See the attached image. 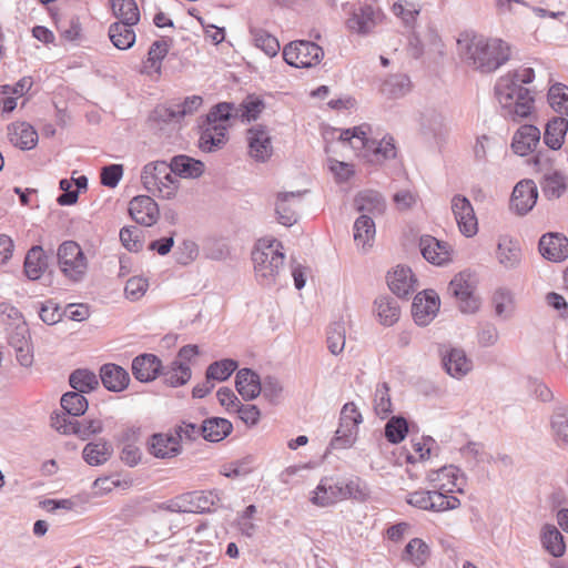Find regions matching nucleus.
<instances>
[{"label": "nucleus", "instance_id": "obj_1", "mask_svg": "<svg viewBox=\"0 0 568 568\" xmlns=\"http://www.w3.org/2000/svg\"><path fill=\"white\" fill-rule=\"evenodd\" d=\"M462 60L480 73H493L506 64L511 55L510 45L499 38L464 32L457 39Z\"/></svg>", "mask_w": 568, "mask_h": 568}, {"label": "nucleus", "instance_id": "obj_2", "mask_svg": "<svg viewBox=\"0 0 568 568\" xmlns=\"http://www.w3.org/2000/svg\"><path fill=\"white\" fill-rule=\"evenodd\" d=\"M369 126L362 124L353 129L338 131V140L348 143L357 156L371 164H382L396 156V148L392 136L381 140L368 138Z\"/></svg>", "mask_w": 568, "mask_h": 568}, {"label": "nucleus", "instance_id": "obj_3", "mask_svg": "<svg viewBox=\"0 0 568 568\" xmlns=\"http://www.w3.org/2000/svg\"><path fill=\"white\" fill-rule=\"evenodd\" d=\"M285 254L283 245L273 237L257 240L252 251V262L256 282L264 287L277 283L283 270Z\"/></svg>", "mask_w": 568, "mask_h": 568}, {"label": "nucleus", "instance_id": "obj_4", "mask_svg": "<svg viewBox=\"0 0 568 568\" xmlns=\"http://www.w3.org/2000/svg\"><path fill=\"white\" fill-rule=\"evenodd\" d=\"M233 103H219L206 116V123L200 135V148L205 152L221 149L227 141V121L232 119Z\"/></svg>", "mask_w": 568, "mask_h": 568}, {"label": "nucleus", "instance_id": "obj_5", "mask_svg": "<svg viewBox=\"0 0 568 568\" xmlns=\"http://www.w3.org/2000/svg\"><path fill=\"white\" fill-rule=\"evenodd\" d=\"M143 186L162 199H174L180 189V181L175 178L171 163L154 161L144 165L141 173Z\"/></svg>", "mask_w": 568, "mask_h": 568}, {"label": "nucleus", "instance_id": "obj_6", "mask_svg": "<svg viewBox=\"0 0 568 568\" xmlns=\"http://www.w3.org/2000/svg\"><path fill=\"white\" fill-rule=\"evenodd\" d=\"M222 500L219 490L190 491L175 496L156 505L159 510L170 513H209L212 511Z\"/></svg>", "mask_w": 568, "mask_h": 568}, {"label": "nucleus", "instance_id": "obj_7", "mask_svg": "<svg viewBox=\"0 0 568 568\" xmlns=\"http://www.w3.org/2000/svg\"><path fill=\"white\" fill-rule=\"evenodd\" d=\"M58 264L62 274L74 283L82 281L88 272V258L74 241H65L59 246Z\"/></svg>", "mask_w": 568, "mask_h": 568}, {"label": "nucleus", "instance_id": "obj_8", "mask_svg": "<svg viewBox=\"0 0 568 568\" xmlns=\"http://www.w3.org/2000/svg\"><path fill=\"white\" fill-rule=\"evenodd\" d=\"M406 501L415 508L434 513L454 510L460 506L455 495H445L435 489L412 491L407 494Z\"/></svg>", "mask_w": 568, "mask_h": 568}, {"label": "nucleus", "instance_id": "obj_9", "mask_svg": "<svg viewBox=\"0 0 568 568\" xmlns=\"http://www.w3.org/2000/svg\"><path fill=\"white\" fill-rule=\"evenodd\" d=\"M323 57V49L315 42L306 40L292 41L283 48V59L294 68L315 67Z\"/></svg>", "mask_w": 568, "mask_h": 568}, {"label": "nucleus", "instance_id": "obj_10", "mask_svg": "<svg viewBox=\"0 0 568 568\" xmlns=\"http://www.w3.org/2000/svg\"><path fill=\"white\" fill-rule=\"evenodd\" d=\"M476 286L477 277L470 271L459 272L449 283V293L458 300L465 313H475L479 308V300L474 294Z\"/></svg>", "mask_w": 568, "mask_h": 568}, {"label": "nucleus", "instance_id": "obj_11", "mask_svg": "<svg viewBox=\"0 0 568 568\" xmlns=\"http://www.w3.org/2000/svg\"><path fill=\"white\" fill-rule=\"evenodd\" d=\"M439 356L445 373L456 381H462L474 369L471 357L460 346L442 345Z\"/></svg>", "mask_w": 568, "mask_h": 568}, {"label": "nucleus", "instance_id": "obj_12", "mask_svg": "<svg viewBox=\"0 0 568 568\" xmlns=\"http://www.w3.org/2000/svg\"><path fill=\"white\" fill-rule=\"evenodd\" d=\"M427 480L433 489L444 493L445 495H454L455 493L462 494L466 485L463 473L454 465L428 471Z\"/></svg>", "mask_w": 568, "mask_h": 568}, {"label": "nucleus", "instance_id": "obj_13", "mask_svg": "<svg viewBox=\"0 0 568 568\" xmlns=\"http://www.w3.org/2000/svg\"><path fill=\"white\" fill-rule=\"evenodd\" d=\"M248 155L256 162H266L273 154L270 131L262 124L251 126L246 132Z\"/></svg>", "mask_w": 568, "mask_h": 568}, {"label": "nucleus", "instance_id": "obj_14", "mask_svg": "<svg viewBox=\"0 0 568 568\" xmlns=\"http://www.w3.org/2000/svg\"><path fill=\"white\" fill-rule=\"evenodd\" d=\"M450 205L460 233L466 237L474 236L478 232V222L470 201L464 195L456 194Z\"/></svg>", "mask_w": 568, "mask_h": 568}, {"label": "nucleus", "instance_id": "obj_15", "mask_svg": "<svg viewBox=\"0 0 568 568\" xmlns=\"http://www.w3.org/2000/svg\"><path fill=\"white\" fill-rule=\"evenodd\" d=\"M440 306L438 294L433 290L418 293L412 305L414 321L419 326L428 325L437 315Z\"/></svg>", "mask_w": 568, "mask_h": 568}, {"label": "nucleus", "instance_id": "obj_16", "mask_svg": "<svg viewBox=\"0 0 568 568\" xmlns=\"http://www.w3.org/2000/svg\"><path fill=\"white\" fill-rule=\"evenodd\" d=\"M419 248L423 257L436 266H445L453 262L454 250L446 241L426 235L420 239Z\"/></svg>", "mask_w": 568, "mask_h": 568}, {"label": "nucleus", "instance_id": "obj_17", "mask_svg": "<svg viewBox=\"0 0 568 568\" xmlns=\"http://www.w3.org/2000/svg\"><path fill=\"white\" fill-rule=\"evenodd\" d=\"M349 13L346 26L349 31L358 34L369 33L381 19V12L368 3L353 6Z\"/></svg>", "mask_w": 568, "mask_h": 568}, {"label": "nucleus", "instance_id": "obj_18", "mask_svg": "<svg viewBox=\"0 0 568 568\" xmlns=\"http://www.w3.org/2000/svg\"><path fill=\"white\" fill-rule=\"evenodd\" d=\"M148 452L155 458L166 459L182 453L179 434L173 432L153 434L148 440Z\"/></svg>", "mask_w": 568, "mask_h": 568}, {"label": "nucleus", "instance_id": "obj_19", "mask_svg": "<svg viewBox=\"0 0 568 568\" xmlns=\"http://www.w3.org/2000/svg\"><path fill=\"white\" fill-rule=\"evenodd\" d=\"M341 481L333 477H323L312 491L310 501L317 507H329L343 500Z\"/></svg>", "mask_w": 568, "mask_h": 568}, {"label": "nucleus", "instance_id": "obj_20", "mask_svg": "<svg viewBox=\"0 0 568 568\" xmlns=\"http://www.w3.org/2000/svg\"><path fill=\"white\" fill-rule=\"evenodd\" d=\"M130 216L139 224L152 226L160 216L158 203L149 195H138L129 203Z\"/></svg>", "mask_w": 568, "mask_h": 568}, {"label": "nucleus", "instance_id": "obj_21", "mask_svg": "<svg viewBox=\"0 0 568 568\" xmlns=\"http://www.w3.org/2000/svg\"><path fill=\"white\" fill-rule=\"evenodd\" d=\"M538 250L545 260L562 262L568 257V239L561 233H546L539 239Z\"/></svg>", "mask_w": 568, "mask_h": 568}, {"label": "nucleus", "instance_id": "obj_22", "mask_svg": "<svg viewBox=\"0 0 568 568\" xmlns=\"http://www.w3.org/2000/svg\"><path fill=\"white\" fill-rule=\"evenodd\" d=\"M537 197L538 191L535 182L523 180L514 187L510 206L519 215H525L535 206Z\"/></svg>", "mask_w": 568, "mask_h": 568}, {"label": "nucleus", "instance_id": "obj_23", "mask_svg": "<svg viewBox=\"0 0 568 568\" xmlns=\"http://www.w3.org/2000/svg\"><path fill=\"white\" fill-rule=\"evenodd\" d=\"M496 258L506 270H515L521 263V247L519 242L509 236L500 235L497 241Z\"/></svg>", "mask_w": 568, "mask_h": 568}, {"label": "nucleus", "instance_id": "obj_24", "mask_svg": "<svg viewBox=\"0 0 568 568\" xmlns=\"http://www.w3.org/2000/svg\"><path fill=\"white\" fill-rule=\"evenodd\" d=\"M540 130L532 124H524L513 135L511 150L520 156L532 153L540 142Z\"/></svg>", "mask_w": 568, "mask_h": 568}, {"label": "nucleus", "instance_id": "obj_25", "mask_svg": "<svg viewBox=\"0 0 568 568\" xmlns=\"http://www.w3.org/2000/svg\"><path fill=\"white\" fill-rule=\"evenodd\" d=\"M170 41L160 39L154 41L149 51L146 59L142 62L140 72L150 78H159L162 69V61L170 50Z\"/></svg>", "mask_w": 568, "mask_h": 568}, {"label": "nucleus", "instance_id": "obj_26", "mask_svg": "<svg viewBox=\"0 0 568 568\" xmlns=\"http://www.w3.org/2000/svg\"><path fill=\"white\" fill-rule=\"evenodd\" d=\"M495 97L500 106L510 105L511 99H524L523 95L530 94V90L525 88L524 85L517 83L513 75H508L507 73L498 78L496 81L495 88Z\"/></svg>", "mask_w": 568, "mask_h": 568}, {"label": "nucleus", "instance_id": "obj_27", "mask_svg": "<svg viewBox=\"0 0 568 568\" xmlns=\"http://www.w3.org/2000/svg\"><path fill=\"white\" fill-rule=\"evenodd\" d=\"M303 192H282L278 193L275 203L278 222L285 226H291L297 221V204Z\"/></svg>", "mask_w": 568, "mask_h": 568}, {"label": "nucleus", "instance_id": "obj_28", "mask_svg": "<svg viewBox=\"0 0 568 568\" xmlns=\"http://www.w3.org/2000/svg\"><path fill=\"white\" fill-rule=\"evenodd\" d=\"M162 364L153 354H142L132 361V374L142 383L154 381L161 373Z\"/></svg>", "mask_w": 568, "mask_h": 568}, {"label": "nucleus", "instance_id": "obj_29", "mask_svg": "<svg viewBox=\"0 0 568 568\" xmlns=\"http://www.w3.org/2000/svg\"><path fill=\"white\" fill-rule=\"evenodd\" d=\"M491 305L496 317L503 321L510 320L517 306L515 293L505 286L497 287L491 295Z\"/></svg>", "mask_w": 568, "mask_h": 568}, {"label": "nucleus", "instance_id": "obj_30", "mask_svg": "<svg viewBox=\"0 0 568 568\" xmlns=\"http://www.w3.org/2000/svg\"><path fill=\"white\" fill-rule=\"evenodd\" d=\"M8 139L21 150H31L38 142V133L29 123L14 122L8 125Z\"/></svg>", "mask_w": 568, "mask_h": 568}, {"label": "nucleus", "instance_id": "obj_31", "mask_svg": "<svg viewBox=\"0 0 568 568\" xmlns=\"http://www.w3.org/2000/svg\"><path fill=\"white\" fill-rule=\"evenodd\" d=\"M354 241L362 251H368L374 243L376 227L373 216L361 214L354 222Z\"/></svg>", "mask_w": 568, "mask_h": 568}, {"label": "nucleus", "instance_id": "obj_32", "mask_svg": "<svg viewBox=\"0 0 568 568\" xmlns=\"http://www.w3.org/2000/svg\"><path fill=\"white\" fill-rule=\"evenodd\" d=\"M387 283L394 294L404 297L415 291L416 281L410 268L396 266V268L388 274Z\"/></svg>", "mask_w": 568, "mask_h": 568}, {"label": "nucleus", "instance_id": "obj_33", "mask_svg": "<svg viewBox=\"0 0 568 568\" xmlns=\"http://www.w3.org/2000/svg\"><path fill=\"white\" fill-rule=\"evenodd\" d=\"M235 387L245 400L256 398L262 392L260 376L248 368H242L236 373Z\"/></svg>", "mask_w": 568, "mask_h": 568}, {"label": "nucleus", "instance_id": "obj_34", "mask_svg": "<svg viewBox=\"0 0 568 568\" xmlns=\"http://www.w3.org/2000/svg\"><path fill=\"white\" fill-rule=\"evenodd\" d=\"M101 382L111 392H122L130 382L129 373L119 365L105 364L100 369Z\"/></svg>", "mask_w": 568, "mask_h": 568}, {"label": "nucleus", "instance_id": "obj_35", "mask_svg": "<svg viewBox=\"0 0 568 568\" xmlns=\"http://www.w3.org/2000/svg\"><path fill=\"white\" fill-rule=\"evenodd\" d=\"M374 314L383 326L394 325L400 316V307L390 296H378L374 301Z\"/></svg>", "mask_w": 568, "mask_h": 568}, {"label": "nucleus", "instance_id": "obj_36", "mask_svg": "<svg viewBox=\"0 0 568 568\" xmlns=\"http://www.w3.org/2000/svg\"><path fill=\"white\" fill-rule=\"evenodd\" d=\"M354 204L362 214L371 216L382 215L386 207L382 194L373 190L359 192L354 200Z\"/></svg>", "mask_w": 568, "mask_h": 568}, {"label": "nucleus", "instance_id": "obj_37", "mask_svg": "<svg viewBox=\"0 0 568 568\" xmlns=\"http://www.w3.org/2000/svg\"><path fill=\"white\" fill-rule=\"evenodd\" d=\"M175 178L197 179L204 173V163L191 156L180 154L171 159Z\"/></svg>", "mask_w": 568, "mask_h": 568}, {"label": "nucleus", "instance_id": "obj_38", "mask_svg": "<svg viewBox=\"0 0 568 568\" xmlns=\"http://www.w3.org/2000/svg\"><path fill=\"white\" fill-rule=\"evenodd\" d=\"M568 131V120L562 116H555L550 119L545 128L544 142L545 144L554 150H559L564 142Z\"/></svg>", "mask_w": 568, "mask_h": 568}, {"label": "nucleus", "instance_id": "obj_39", "mask_svg": "<svg viewBox=\"0 0 568 568\" xmlns=\"http://www.w3.org/2000/svg\"><path fill=\"white\" fill-rule=\"evenodd\" d=\"M523 100L513 98L510 105L500 106L504 118L518 122L528 119L535 109V99L532 94L523 95Z\"/></svg>", "mask_w": 568, "mask_h": 568}, {"label": "nucleus", "instance_id": "obj_40", "mask_svg": "<svg viewBox=\"0 0 568 568\" xmlns=\"http://www.w3.org/2000/svg\"><path fill=\"white\" fill-rule=\"evenodd\" d=\"M232 429V423L222 417H211L202 423V436L212 443L221 442Z\"/></svg>", "mask_w": 568, "mask_h": 568}, {"label": "nucleus", "instance_id": "obj_41", "mask_svg": "<svg viewBox=\"0 0 568 568\" xmlns=\"http://www.w3.org/2000/svg\"><path fill=\"white\" fill-rule=\"evenodd\" d=\"M542 547L554 557H561L566 551L564 536L554 525H544L540 532Z\"/></svg>", "mask_w": 568, "mask_h": 568}, {"label": "nucleus", "instance_id": "obj_42", "mask_svg": "<svg viewBox=\"0 0 568 568\" xmlns=\"http://www.w3.org/2000/svg\"><path fill=\"white\" fill-rule=\"evenodd\" d=\"M48 266L44 251L41 246L31 247L24 260V273L29 280H39Z\"/></svg>", "mask_w": 568, "mask_h": 568}, {"label": "nucleus", "instance_id": "obj_43", "mask_svg": "<svg viewBox=\"0 0 568 568\" xmlns=\"http://www.w3.org/2000/svg\"><path fill=\"white\" fill-rule=\"evenodd\" d=\"M112 452V445L100 439L98 442L87 444L83 448L82 456L85 463L90 466H99L110 459Z\"/></svg>", "mask_w": 568, "mask_h": 568}, {"label": "nucleus", "instance_id": "obj_44", "mask_svg": "<svg viewBox=\"0 0 568 568\" xmlns=\"http://www.w3.org/2000/svg\"><path fill=\"white\" fill-rule=\"evenodd\" d=\"M430 557L428 545L420 538H413L406 545L402 558L415 567H423Z\"/></svg>", "mask_w": 568, "mask_h": 568}, {"label": "nucleus", "instance_id": "obj_45", "mask_svg": "<svg viewBox=\"0 0 568 568\" xmlns=\"http://www.w3.org/2000/svg\"><path fill=\"white\" fill-rule=\"evenodd\" d=\"M135 23H112L109 28V37L113 45L120 50L130 49L135 42Z\"/></svg>", "mask_w": 568, "mask_h": 568}, {"label": "nucleus", "instance_id": "obj_46", "mask_svg": "<svg viewBox=\"0 0 568 568\" xmlns=\"http://www.w3.org/2000/svg\"><path fill=\"white\" fill-rule=\"evenodd\" d=\"M161 374L166 385L171 387H179L190 381L192 372L189 365L173 361L169 366L162 367Z\"/></svg>", "mask_w": 568, "mask_h": 568}, {"label": "nucleus", "instance_id": "obj_47", "mask_svg": "<svg viewBox=\"0 0 568 568\" xmlns=\"http://www.w3.org/2000/svg\"><path fill=\"white\" fill-rule=\"evenodd\" d=\"M382 93L392 99L406 95L412 90V82L406 74H392L382 85Z\"/></svg>", "mask_w": 568, "mask_h": 568}, {"label": "nucleus", "instance_id": "obj_48", "mask_svg": "<svg viewBox=\"0 0 568 568\" xmlns=\"http://www.w3.org/2000/svg\"><path fill=\"white\" fill-rule=\"evenodd\" d=\"M113 14L119 19L116 23H138L140 11L134 0H110Z\"/></svg>", "mask_w": 568, "mask_h": 568}, {"label": "nucleus", "instance_id": "obj_49", "mask_svg": "<svg viewBox=\"0 0 568 568\" xmlns=\"http://www.w3.org/2000/svg\"><path fill=\"white\" fill-rule=\"evenodd\" d=\"M264 109V103L258 98L248 97L241 104H233L232 118L246 121L255 120Z\"/></svg>", "mask_w": 568, "mask_h": 568}, {"label": "nucleus", "instance_id": "obj_50", "mask_svg": "<svg viewBox=\"0 0 568 568\" xmlns=\"http://www.w3.org/2000/svg\"><path fill=\"white\" fill-rule=\"evenodd\" d=\"M541 189L547 199H559L567 189L565 176L556 171L546 173L541 181Z\"/></svg>", "mask_w": 568, "mask_h": 568}, {"label": "nucleus", "instance_id": "obj_51", "mask_svg": "<svg viewBox=\"0 0 568 568\" xmlns=\"http://www.w3.org/2000/svg\"><path fill=\"white\" fill-rule=\"evenodd\" d=\"M251 34L254 45L262 50L267 57L273 58L277 55L281 47L274 36L263 29H252Z\"/></svg>", "mask_w": 568, "mask_h": 568}, {"label": "nucleus", "instance_id": "obj_52", "mask_svg": "<svg viewBox=\"0 0 568 568\" xmlns=\"http://www.w3.org/2000/svg\"><path fill=\"white\" fill-rule=\"evenodd\" d=\"M548 103L554 111L568 115V87L562 83H554L548 90Z\"/></svg>", "mask_w": 568, "mask_h": 568}, {"label": "nucleus", "instance_id": "obj_53", "mask_svg": "<svg viewBox=\"0 0 568 568\" xmlns=\"http://www.w3.org/2000/svg\"><path fill=\"white\" fill-rule=\"evenodd\" d=\"M69 382L71 387L81 394L89 393L99 385L97 375L88 369L74 371Z\"/></svg>", "mask_w": 568, "mask_h": 568}, {"label": "nucleus", "instance_id": "obj_54", "mask_svg": "<svg viewBox=\"0 0 568 568\" xmlns=\"http://www.w3.org/2000/svg\"><path fill=\"white\" fill-rule=\"evenodd\" d=\"M61 406L68 415L78 417L87 412L89 405L83 394L69 392L61 397Z\"/></svg>", "mask_w": 568, "mask_h": 568}, {"label": "nucleus", "instance_id": "obj_55", "mask_svg": "<svg viewBox=\"0 0 568 568\" xmlns=\"http://www.w3.org/2000/svg\"><path fill=\"white\" fill-rule=\"evenodd\" d=\"M550 426L556 443L561 447H568V413L561 409L555 412Z\"/></svg>", "mask_w": 568, "mask_h": 568}, {"label": "nucleus", "instance_id": "obj_56", "mask_svg": "<svg viewBox=\"0 0 568 568\" xmlns=\"http://www.w3.org/2000/svg\"><path fill=\"white\" fill-rule=\"evenodd\" d=\"M343 500L353 498L358 501H364L369 497V489L367 484L359 477H354L347 481H341Z\"/></svg>", "mask_w": 568, "mask_h": 568}, {"label": "nucleus", "instance_id": "obj_57", "mask_svg": "<svg viewBox=\"0 0 568 568\" xmlns=\"http://www.w3.org/2000/svg\"><path fill=\"white\" fill-rule=\"evenodd\" d=\"M358 435V428L345 426L339 423L338 428L335 432V436L331 440V447L334 449H346L352 447Z\"/></svg>", "mask_w": 568, "mask_h": 568}, {"label": "nucleus", "instance_id": "obj_58", "mask_svg": "<svg viewBox=\"0 0 568 568\" xmlns=\"http://www.w3.org/2000/svg\"><path fill=\"white\" fill-rule=\"evenodd\" d=\"M435 445L436 443L432 437L412 440V452L407 455V462L417 463L429 459Z\"/></svg>", "mask_w": 568, "mask_h": 568}, {"label": "nucleus", "instance_id": "obj_59", "mask_svg": "<svg viewBox=\"0 0 568 568\" xmlns=\"http://www.w3.org/2000/svg\"><path fill=\"white\" fill-rule=\"evenodd\" d=\"M408 433V424L404 417L393 416L385 425V437L392 444L400 443Z\"/></svg>", "mask_w": 568, "mask_h": 568}, {"label": "nucleus", "instance_id": "obj_60", "mask_svg": "<svg viewBox=\"0 0 568 568\" xmlns=\"http://www.w3.org/2000/svg\"><path fill=\"white\" fill-rule=\"evenodd\" d=\"M345 325L343 322L333 323L327 331V347L333 355H338L345 347Z\"/></svg>", "mask_w": 568, "mask_h": 568}, {"label": "nucleus", "instance_id": "obj_61", "mask_svg": "<svg viewBox=\"0 0 568 568\" xmlns=\"http://www.w3.org/2000/svg\"><path fill=\"white\" fill-rule=\"evenodd\" d=\"M237 368V362L233 359H222L209 365L206 369V378L211 381H226Z\"/></svg>", "mask_w": 568, "mask_h": 568}, {"label": "nucleus", "instance_id": "obj_62", "mask_svg": "<svg viewBox=\"0 0 568 568\" xmlns=\"http://www.w3.org/2000/svg\"><path fill=\"white\" fill-rule=\"evenodd\" d=\"M120 241L130 252H139L143 247L142 231L136 226H124L120 230Z\"/></svg>", "mask_w": 568, "mask_h": 568}, {"label": "nucleus", "instance_id": "obj_63", "mask_svg": "<svg viewBox=\"0 0 568 568\" xmlns=\"http://www.w3.org/2000/svg\"><path fill=\"white\" fill-rule=\"evenodd\" d=\"M149 288V281L143 276L130 277L124 287V295L131 302L141 300Z\"/></svg>", "mask_w": 568, "mask_h": 568}, {"label": "nucleus", "instance_id": "obj_64", "mask_svg": "<svg viewBox=\"0 0 568 568\" xmlns=\"http://www.w3.org/2000/svg\"><path fill=\"white\" fill-rule=\"evenodd\" d=\"M374 408L377 415L385 416L392 412L389 388L386 383L378 384L374 394Z\"/></svg>", "mask_w": 568, "mask_h": 568}]
</instances>
